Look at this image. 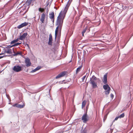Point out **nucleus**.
Segmentation results:
<instances>
[{"instance_id":"nucleus-1","label":"nucleus","mask_w":133,"mask_h":133,"mask_svg":"<svg viewBox=\"0 0 133 133\" xmlns=\"http://www.w3.org/2000/svg\"><path fill=\"white\" fill-rule=\"evenodd\" d=\"M72 1V0H69L66 5L64 11H61L57 17L56 24V25H57V26L55 31V38H56L58 31H59L60 32H61L63 25V20L70 4V3H69V2L70 1V2H71Z\"/></svg>"},{"instance_id":"nucleus-2","label":"nucleus","mask_w":133,"mask_h":133,"mask_svg":"<svg viewBox=\"0 0 133 133\" xmlns=\"http://www.w3.org/2000/svg\"><path fill=\"white\" fill-rule=\"evenodd\" d=\"M102 81L105 84H106L103 85V89L105 90V94L108 95L110 93L111 88L107 84H106L107 82V73L104 75L103 79Z\"/></svg>"},{"instance_id":"nucleus-3","label":"nucleus","mask_w":133,"mask_h":133,"mask_svg":"<svg viewBox=\"0 0 133 133\" xmlns=\"http://www.w3.org/2000/svg\"><path fill=\"white\" fill-rule=\"evenodd\" d=\"M90 83L91 84L93 88H96L97 87V78L94 75H93L90 78Z\"/></svg>"},{"instance_id":"nucleus-4","label":"nucleus","mask_w":133,"mask_h":133,"mask_svg":"<svg viewBox=\"0 0 133 133\" xmlns=\"http://www.w3.org/2000/svg\"><path fill=\"white\" fill-rule=\"evenodd\" d=\"M12 69L14 71L16 72L21 71L22 70V67L19 65L15 66Z\"/></svg>"},{"instance_id":"nucleus-5","label":"nucleus","mask_w":133,"mask_h":133,"mask_svg":"<svg viewBox=\"0 0 133 133\" xmlns=\"http://www.w3.org/2000/svg\"><path fill=\"white\" fill-rule=\"evenodd\" d=\"M82 119L84 123H86L88 120V116L87 112L83 115L82 118Z\"/></svg>"},{"instance_id":"nucleus-6","label":"nucleus","mask_w":133,"mask_h":133,"mask_svg":"<svg viewBox=\"0 0 133 133\" xmlns=\"http://www.w3.org/2000/svg\"><path fill=\"white\" fill-rule=\"evenodd\" d=\"M25 62L26 64V66L27 67L30 66L31 64V63L30 62V60L28 58H25Z\"/></svg>"},{"instance_id":"nucleus-7","label":"nucleus","mask_w":133,"mask_h":133,"mask_svg":"<svg viewBox=\"0 0 133 133\" xmlns=\"http://www.w3.org/2000/svg\"><path fill=\"white\" fill-rule=\"evenodd\" d=\"M67 73V72L66 71H64L62 72L56 77V78L58 79L61 77L64 76Z\"/></svg>"},{"instance_id":"nucleus-8","label":"nucleus","mask_w":133,"mask_h":133,"mask_svg":"<svg viewBox=\"0 0 133 133\" xmlns=\"http://www.w3.org/2000/svg\"><path fill=\"white\" fill-rule=\"evenodd\" d=\"M52 35L51 34H50L49 35V41L48 42V44L49 45L52 46Z\"/></svg>"},{"instance_id":"nucleus-9","label":"nucleus","mask_w":133,"mask_h":133,"mask_svg":"<svg viewBox=\"0 0 133 133\" xmlns=\"http://www.w3.org/2000/svg\"><path fill=\"white\" fill-rule=\"evenodd\" d=\"M46 15L45 14L43 13L41 16L40 20L41 22L42 23H43L44 22L45 19Z\"/></svg>"},{"instance_id":"nucleus-10","label":"nucleus","mask_w":133,"mask_h":133,"mask_svg":"<svg viewBox=\"0 0 133 133\" xmlns=\"http://www.w3.org/2000/svg\"><path fill=\"white\" fill-rule=\"evenodd\" d=\"M27 35V33H24L22 35L20 36L19 39L21 40H23L24 39Z\"/></svg>"},{"instance_id":"nucleus-11","label":"nucleus","mask_w":133,"mask_h":133,"mask_svg":"<svg viewBox=\"0 0 133 133\" xmlns=\"http://www.w3.org/2000/svg\"><path fill=\"white\" fill-rule=\"evenodd\" d=\"M14 54L13 55L14 56H16L18 55H19L21 56L22 55V52L21 51H18L16 53L15 51L14 52Z\"/></svg>"},{"instance_id":"nucleus-12","label":"nucleus","mask_w":133,"mask_h":133,"mask_svg":"<svg viewBox=\"0 0 133 133\" xmlns=\"http://www.w3.org/2000/svg\"><path fill=\"white\" fill-rule=\"evenodd\" d=\"M50 18L51 19H52L54 21V12H53L51 13V14H50Z\"/></svg>"},{"instance_id":"nucleus-13","label":"nucleus","mask_w":133,"mask_h":133,"mask_svg":"<svg viewBox=\"0 0 133 133\" xmlns=\"http://www.w3.org/2000/svg\"><path fill=\"white\" fill-rule=\"evenodd\" d=\"M82 66V65H81L79 66L78 68H77L76 71V72L77 73L79 72L80 71Z\"/></svg>"},{"instance_id":"nucleus-14","label":"nucleus","mask_w":133,"mask_h":133,"mask_svg":"<svg viewBox=\"0 0 133 133\" xmlns=\"http://www.w3.org/2000/svg\"><path fill=\"white\" fill-rule=\"evenodd\" d=\"M6 51V52L8 54H10L12 53V50L10 48L8 49Z\"/></svg>"},{"instance_id":"nucleus-15","label":"nucleus","mask_w":133,"mask_h":133,"mask_svg":"<svg viewBox=\"0 0 133 133\" xmlns=\"http://www.w3.org/2000/svg\"><path fill=\"white\" fill-rule=\"evenodd\" d=\"M18 38H17L15 40H14L12 41L10 43L11 44H14V43H15L18 42Z\"/></svg>"},{"instance_id":"nucleus-16","label":"nucleus","mask_w":133,"mask_h":133,"mask_svg":"<svg viewBox=\"0 0 133 133\" xmlns=\"http://www.w3.org/2000/svg\"><path fill=\"white\" fill-rule=\"evenodd\" d=\"M21 43H16L14 44V45H12V46H11L10 47V48L12 47L13 46H16L17 45H19L20 44H21Z\"/></svg>"},{"instance_id":"nucleus-17","label":"nucleus","mask_w":133,"mask_h":133,"mask_svg":"<svg viewBox=\"0 0 133 133\" xmlns=\"http://www.w3.org/2000/svg\"><path fill=\"white\" fill-rule=\"evenodd\" d=\"M86 101H84L82 102V108H83V107H85L86 104Z\"/></svg>"},{"instance_id":"nucleus-18","label":"nucleus","mask_w":133,"mask_h":133,"mask_svg":"<svg viewBox=\"0 0 133 133\" xmlns=\"http://www.w3.org/2000/svg\"><path fill=\"white\" fill-rule=\"evenodd\" d=\"M87 129L86 128H85L82 131L81 133H87Z\"/></svg>"},{"instance_id":"nucleus-19","label":"nucleus","mask_w":133,"mask_h":133,"mask_svg":"<svg viewBox=\"0 0 133 133\" xmlns=\"http://www.w3.org/2000/svg\"><path fill=\"white\" fill-rule=\"evenodd\" d=\"M125 116L124 113H123L121 115H120L118 117L120 118L123 117Z\"/></svg>"},{"instance_id":"nucleus-20","label":"nucleus","mask_w":133,"mask_h":133,"mask_svg":"<svg viewBox=\"0 0 133 133\" xmlns=\"http://www.w3.org/2000/svg\"><path fill=\"white\" fill-rule=\"evenodd\" d=\"M22 24L23 26L24 27L27 26L28 25V23H27L26 22H25L24 23H22Z\"/></svg>"},{"instance_id":"nucleus-21","label":"nucleus","mask_w":133,"mask_h":133,"mask_svg":"<svg viewBox=\"0 0 133 133\" xmlns=\"http://www.w3.org/2000/svg\"><path fill=\"white\" fill-rule=\"evenodd\" d=\"M39 11L42 12L44 11V10L43 8H39Z\"/></svg>"},{"instance_id":"nucleus-22","label":"nucleus","mask_w":133,"mask_h":133,"mask_svg":"<svg viewBox=\"0 0 133 133\" xmlns=\"http://www.w3.org/2000/svg\"><path fill=\"white\" fill-rule=\"evenodd\" d=\"M13 106L14 107H16L18 108H19V104H18L17 103H16L14 105H13Z\"/></svg>"},{"instance_id":"nucleus-23","label":"nucleus","mask_w":133,"mask_h":133,"mask_svg":"<svg viewBox=\"0 0 133 133\" xmlns=\"http://www.w3.org/2000/svg\"><path fill=\"white\" fill-rule=\"evenodd\" d=\"M23 27L22 25V24L19 25L17 27L18 29H20L22 27Z\"/></svg>"},{"instance_id":"nucleus-24","label":"nucleus","mask_w":133,"mask_h":133,"mask_svg":"<svg viewBox=\"0 0 133 133\" xmlns=\"http://www.w3.org/2000/svg\"><path fill=\"white\" fill-rule=\"evenodd\" d=\"M25 106V105L24 104H23L22 105L19 104V108H23Z\"/></svg>"},{"instance_id":"nucleus-25","label":"nucleus","mask_w":133,"mask_h":133,"mask_svg":"<svg viewBox=\"0 0 133 133\" xmlns=\"http://www.w3.org/2000/svg\"><path fill=\"white\" fill-rule=\"evenodd\" d=\"M87 30V28H85L83 30L82 32V33H84Z\"/></svg>"},{"instance_id":"nucleus-26","label":"nucleus","mask_w":133,"mask_h":133,"mask_svg":"<svg viewBox=\"0 0 133 133\" xmlns=\"http://www.w3.org/2000/svg\"><path fill=\"white\" fill-rule=\"evenodd\" d=\"M36 71H37V70H36V69L35 68V69H34V70H32L31 71V72H32V73L34 72H36Z\"/></svg>"},{"instance_id":"nucleus-27","label":"nucleus","mask_w":133,"mask_h":133,"mask_svg":"<svg viewBox=\"0 0 133 133\" xmlns=\"http://www.w3.org/2000/svg\"><path fill=\"white\" fill-rule=\"evenodd\" d=\"M41 68V66H38L37 67L36 69L37 71L39 70Z\"/></svg>"},{"instance_id":"nucleus-28","label":"nucleus","mask_w":133,"mask_h":133,"mask_svg":"<svg viewBox=\"0 0 133 133\" xmlns=\"http://www.w3.org/2000/svg\"><path fill=\"white\" fill-rule=\"evenodd\" d=\"M86 76H84L82 78V81L83 82L84 81V80L85 79V78L86 77Z\"/></svg>"},{"instance_id":"nucleus-29","label":"nucleus","mask_w":133,"mask_h":133,"mask_svg":"<svg viewBox=\"0 0 133 133\" xmlns=\"http://www.w3.org/2000/svg\"><path fill=\"white\" fill-rule=\"evenodd\" d=\"M107 115H106L105 116L104 118V121H105V120H106V118H107Z\"/></svg>"},{"instance_id":"nucleus-30","label":"nucleus","mask_w":133,"mask_h":133,"mask_svg":"<svg viewBox=\"0 0 133 133\" xmlns=\"http://www.w3.org/2000/svg\"><path fill=\"white\" fill-rule=\"evenodd\" d=\"M110 96L112 98V99L114 97V95L112 94H111L110 95Z\"/></svg>"},{"instance_id":"nucleus-31","label":"nucleus","mask_w":133,"mask_h":133,"mask_svg":"<svg viewBox=\"0 0 133 133\" xmlns=\"http://www.w3.org/2000/svg\"><path fill=\"white\" fill-rule=\"evenodd\" d=\"M33 0H28V2L31 3Z\"/></svg>"},{"instance_id":"nucleus-32","label":"nucleus","mask_w":133,"mask_h":133,"mask_svg":"<svg viewBox=\"0 0 133 133\" xmlns=\"http://www.w3.org/2000/svg\"><path fill=\"white\" fill-rule=\"evenodd\" d=\"M118 118H119V117H116L115 118V120H117L118 119Z\"/></svg>"},{"instance_id":"nucleus-33","label":"nucleus","mask_w":133,"mask_h":133,"mask_svg":"<svg viewBox=\"0 0 133 133\" xmlns=\"http://www.w3.org/2000/svg\"><path fill=\"white\" fill-rule=\"evenodd\" d=\"M82 36H84V33H82Z\"/></svg>"},{"instance_id":"nucleus-34","label":"nucleus","mask_w":133,"mask_h":133,"mask_svg":"<svg viewBox=\"0 0 133 133\" xmlns=\"http://www.w3.org/2000/svg\"><path fill=\"white\" fill-rule=\"evenodd\" d=\"M2 58V57H0V59H1V58Z\"/></svg>"},{"instance_id":"nucleus-35","label":"nucleus","mask_w":133,"mask_h":133,"mask_svg":"<svg viewBox=\"0 0 133 133\" xmlns=\"http://www.w3.org/2000/svg\"><path fill=\"white\" fill-rule=\"evenodd\" d=\"M46 18H48V16H46Z\"/></svg>"},{"instance_id":"nucleus-36","label":"nucleus","mask_w":133,"mask_h":133,"mask_svg":"<svg viewBox=\"0 0 133 133\" xmlns=\"http://www.w3.org/2000/svg\"><path fill=\"white\" fill-rule=\"evenodd\" d=\"M79 17H78V20L79 19Z\"/></svg>"},{"instance_id":"nucleus-37","label":"nucleus","mask_w":133,"mask_h":133,"mask_svg":"<svg viewBox=\"0 0 133 133\" xmlns=\"http://www.w3.org/2000/svg\"><path fill=\"white\" fill-rule=\"evenodd\" d=\"M47 11H48V10H47Z\"/></svg>"},{"instance_id":"nucleus-38","label":"nucleus","mask_w":133,"mask_h":133,"mask_svg":"<svg viewBox=\"0 0 133 133\" xmlns=\"http://www.w3.org/2000/svg\"><path fill=\"white\" fill-rule=\"evenodd\" d=\"M47 11H48V10H47Z\"/></svg>"},{"instance_id":"nucleus-39","label":"nucleus","mask_w":133,"mask_h":133,"mask_svg":"<svg viewBox=\"0 0 133 133\" xmlns=\"http://www.w3.org/2000/svg\"><path fill=\"white\" fill-rule=\"evenodd\" d=\"M1 73V72H0V73Z\"/></svg>"}]
</instances>
